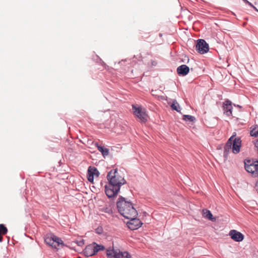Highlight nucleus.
<instances>
[{
	"label": "nucleus",
	"mask_w": 258,
	"mask_h": 258,
	"mask_svg": "<svg viewBox=\"0 0 258 258\" xmlns=\"http://www.w3.org/2000/svg\"><path fill=\"white\" fill-rule=\"evenodd\" d=\"M107 178L109 183L105 186L106 195L109 198L116 197L121 186L124 184L126 181L117 169L110 171L107 174Z\"/></svg>",
	"instance_id": "1"
},
{
	"label": "nucleus",
	"mask_w": 258,
	"mask_h": 258,
	"mask_svg": "<svg viewBox=\"0 0 258 258\" xmlns=\"http://www.w3.org/2000/svg\"><path fill=\"white\" fill-rule=\"evenodd\" d=\"M117 206L118 212L124 218L137 217V211L134 207L133 204L125 201L123 198H120L117 202Z\"/></svg>",
	"instance_id": "2"
},
{
	"label": "nucleus",
	"mask_w": 258,
	"mask_h": 258,
	"mask_svg": "<svg viewBox=\"0 0 258 258\" xmlns=\"http://www.w3.org/2000/svg\"><path fill=\"white\" fill-rule=\"evenodd\" d=\"M241 145L240 138L236 137L235 134L228 139L224 147V156H227L231 150L234 154L238 153L240 152Z\"/></svg>",
	"instance_id": "3"
},
{
	"label": "nucleus",
	"mask_w": 258,
	"mask_h": 258,
	"mask_svg": "<svg viewBox=\"0 0 258 258\" xmlns=\"http://www.w3.org/2000/svg\"><path fill=\"white\" fill-rule=\"evenodd\" d=\"M44 241L47 244L56 249H59L64 246L62 240L52 234L47 235L45 237Z\"/></svg>",
	"instance_id": "4"
},
{
	"label": "nucleus",
	"mask_w": 258,
	"mask_h": 258,
	"mask_svg": "<svg viewBox=\"0 0 258 258\" xmlns=\"http://www.w3.org/2000/svg\"><path fill=\"white\" fill-rule=\"evenodd\" d=\"M107 258H131V255L127 251L121 252L119 249L109 248L106 249Z\"/></svg>",
	"instance_id": "5"
},
{
	"label": "nucleus",
	"mask_w": 258,
	"mask_h": 258,
	"mask_svg": "<svg viewBox=\"0 0 258 258\" xmlns=\"http://www.w3.org/2000/svg\"><path fill=\"white\" fill-rule=\"evenodd\" d=\"M134 114L138 118V120L141 122H145L148 119V115L146 112L145 109L141 107H137L133 105Z\"/></svg>",
	"instance_id": "6"
},
{
	"label": "nucleus",
	"mask_w": 258,
	"mask_h": 258,
	"mask_svg": "<svg viewBox=\"0 0 258 258\" xmlns=\"http://www.w3.org/2000/svg\"><path fill=\"white\" fill-rule=\"evenodd\" d=\"M245 168L246 170L256 176L258 174V161H251L250 160H246L245 161Z\"/></svg>",
	"instance_id": "7"
},
{
	"label": "nucleus",
	"mask_w": 258,
	"mask_h": 258,
	"mask_svg": "<svg viewBox=\"0 0 258 258\" xmlns=\"http://www.w3.org/2000/svg\"><path fill=\"white\" fill-rule=\"evenodd\" d=\"M196 48L198 52L201 54L207 53L209 50L208 44L204 39L198 40Z\"/></svg>",
	"instance_id": "8"
},
{
	"label": "nucleus",
	"mask_w": 258,
	"mask_h": 258,
	"mask_svg": "<svg viewBox=\"0 0 258 258\" xmlns=\"http://www.w3.org/2000/svg\"><path fill=\"white\" fill-rule=\"evenodd\" d=\"M130 221L127 222L128 227L131 230H136L140 228L142 223L139 219L137 217L128 218Z\"/></svg>",
	"instance_id": "9"
},
{
	"label": "nucleus",
	"mask_w": 258,
	"mask_h": 258,
	"mask_svg": "<svg viewBox=\"0 0 258 258\" xmlns=\"http://www.w3.org/2000/svg\"><path fill=\"white\" fill-rule=\"evenodd\" d=\"M99 175V172L96 168L94 167L90 166L88 169L87 178L88 180L93 183L94 177H97Z\"/></svg>",
	"instance_id": "10"
},
{
	"label": "nucleus",
	"mask_w": 258,
	"mask_h": 258,
	"mask_svg": "<svg viewBox=\"0 0 258 258\" xmlns=\"http://www.w3.org/2000/svg\"><path fill=\"white\" fill-rule=\"evenodd\" d=\"M231 238L236 242L242 241L244 239L243 235L235 230H231L229 232Z\"/></svg>",
	"instance_id": "11"
},
{
	"label": "nucleus",
	"mask_w": 258,
	"mask_h": 258,
	"mask_svg": "<svg viewBox=\"0 0 258 258\" xmlns=\"http://www.w3.org/2000/svg\"><path fill=\"white\" fill-rule=\"evenodd\" d=\"M223 109L224 110V113H225L226 115H232V106L231 102L229 100L226 101L224 103Z\"/></svg>",
	"instance_id": "12"
},
{
	"label": "nucleus",
	"mask_w": 258,
	"mask_h": 258,
	"mask_svg": "<svg viewBox=\"0 0 258 258\" xmlns=\"http://www.w3.org/2000/svg\"><path fill=\"white\" fill-rule=\"evenodd\" d=\"M189 68L185 64H182L177 69V73L179 75H182L183 76L186 75L189 72Z\"/></svg>",
	"instance_id": "13"
},
{
	"label": "nucleus",
	"mask_w": 258,
	"mask_h": 258,
	"mask_svg": "<svg viewBox=\"0 0 258 258\" xmlns=\"http://www.w3.org/2000/svg\"><path fill=\"white\" fill-rule=\"evenodd\" d=\"M84 253L87 256H91L95 255L93 250V245L92 244L86 247L84 250Z\"/></svg>",
	"instance_id": "14"
},
{
	"label": "nucleus",
	"mask_w": 258,
	"mask_h": 258,
	"mask_svg": "<svg viewBox=\"0 0 258 258\" xmlns=\"http://www.w3.org/2000/svg\"><path fill=\"white\" fill-rule=\"evenodd\" d=\"M95 145L97 148L98 150L102 153V155L104 157L108 155L109 150L108 149L104 148L103 146L99 145L98 143H96Z\"/></svg>",
	"instance_id": "15"
},
{
	"label": "nucleus",
	"mask_w": 258,
	"mask_h": 258,
	"mask_svg": "<svg viewBox=\"0 0 258 258\" xmlns=\"http://www.w3.org/2000/svg\"><path fill=\"white\" fill-rule=\"evenodd\" d=\"M203 216L205 218H207L210 220H212V221L215 220V218H213V215H212V213L208 210L204 209L203 210Z\"/></svg>",
	"instance_id": "16"
},
{
	"label": "nucleus",
	"mask_w": 258,
	"mask_h": 258,
	"mask_svg": "<svg viewBox=\"0 0 258 258\" xmlns=\"http://www.w3.org/2000/svg\"><path fill=\"white\" fill-rule=\"evenodd\" d=\"M92 244L93 245V250L95 254L99 251L103 250L105 248L103 245L97 244L95 242L93 243Z\"/></svg>",
	"instance_id": "17"
},
{
	"label": "nucleus",
	"mask_w": 258,
	"mask_h": 258,
	"mask_svg": "<svg viewBox=\"0 0 258 258\" xmlns=\"http://www.w3.org/2000/svg\"><path fill=\"white\" fill-rule=\"evenodd\" d=\"M250 135L255 137L258 136V126L256 125L252 127L250 131Z\"/></svg>",
	"instance_id": "18"
},
{
	"label": "nucleus",
	"mask_w": 258,
	"mask_h": 258,
	"mask_svg": "<svg viewBox=\"0 0 258 258\" xmlns=\"http://www.w3.org/2000/svg\"><path fill=\"white\" fill-rule=\"evenodd\" d=\"M8 232V229L3 224H0V235H4Z\"/></svg>",
	"instance_id": "19"
},
{
	"label": "nucleus",
	"mask_w": 258,
	"mask_h": 258,
	"mask_svg": "<svg viewBox=\"0 0 258 258\" xmlns=\"http://www.w3.org/2000/svg\"><path fill=\"white\" fill-rule=\"evenodd\" d=\"M183 119L186 121V120H189L190 121H194V120H195V117H194L193 116H191V115H184L183 116Z\"/></svg>",
	"instance_id": "20"
},
{
	"label": "nucleus",
	"mask_w": 258,
	"mask_h": 258,
	"mask_svg": "<svg viewBox=\"0 0 258 258\" xmlns=\"http://www.w3.org/2000/svg\"><path fill=\"white\" fill-rule=\"evenodd\" d=\"M171 107L172 109L175 110L178 112H179L180 110L179 109L180 108V107L179 106V104L176 101H174L172 105H171Z\"/></svg>",
	"instance_id": "21"
},
{
	"label": "nucleus",
	"mask_w": 258,
	"mask_h": 258,
	"mask_svg": "<svg viewBox=\"0 0 258 258\" xmlns=\"http://www.w3.org/2000/svg\"><path fill=\"white\" fill-rule=\"evenodd\" d=\"M77 244L79 246H82L84 244L83 240L78 241Z\"/></svg>",
	"instance_id": "22"
},
{
	"label": "nucleus",
	"mask_w": 258,
	"mask_h": 258,
	"mask_svg": "<svg viewBox=\"0 0 258 258\" xmlns=\"http://www.w3.org/2000/svg\"><path fill=\"white\" fill-rule=\"evenodd\" d=\"M243 1L245 3H247V4H248L250 6H251V7H253V5H252L251 3L249 2L248 1H247V0H243Z\"/></svg>",
	"instance_id": "23"
},
{
	"label": "nucleus",
	"mask_w": 258,
	"mask_h": 258,
	"mask_svg": "<svg viewBox=\"0 0 258 258\" xmlns=\"http://www.w3.org/2000/svg\"><path fill=\"white\" fill-rule=\"evenodd\" d=\"M105 212H107V213H109L111 212L112 211H111V209L110 208H107Z\"/></svg>",
	"instance_id": "24"
},
{
	"label": "nucleus",
	"mask_w": 258,
	"mask_h": 258,
	"mask_svg": "<svg viewBox=\"0 0 258 258\" xmlns=\"http://www.w3.org/2000/svg\"><path fill=\"white\" fill-rule=\"evenodd\" d=\"M2 235H0V242H2L3 240V237Z\"/></svg>",
	"instance_id": "25"
},
{
	"label": "nucleus",
	"mask_w": 258,
	"mask_h": 258,
	"mask_svg": "<svg viewBox=\"0 0 258 258\" xmlns=\"http://www.w3.org/2000/svg\"><path fill=\"white\" fill-rule=\"evenodd\" d=\"M255 11H258V10L255 8L253 5V7H252Z\"/></svg>",
	"instance_id": "26"
},
{
	"label": "nucleus",
	"mask_w": 258,
	"mask_h": 258,
	"mask_svg": "<svg viewBox=\"0 0 258 258\" xmlns=\"http://www.w3.org/2000/svg\"><path fill=\"white\" fill-rule=\"evenodd\" d=\"M156 64V62L155 61L152 62V65H155Z\"/></svg>",
	"instance_id": "27"
},
{
	"label": "nucleus",
	"mask_w": 258,
	"mask_h": 258,
	"mask_svg": "<svg viewBox=\"0 0 258 258\" xmlns=\"http://www.w3.org/2000/svg\"><path fill=\"white\" fill-rule=\"evenodd\" d=\"M78 258H80V257H78Z\"/></svg>",
	"instance_id": "28"
}]
</instances>
